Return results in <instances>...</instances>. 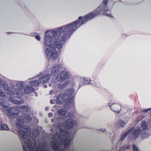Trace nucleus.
Instances as JSON below:
<instances>
[{"mask_svg":"<svg viewBox=\"0 0 151 151\" xmlns=\"http://www.w3.org/2000/svg\"><path fill=\"white\" fill-rule=\"evenodd\" d=\"M107 11H106V10H104V14L106 16H109L110 17H112L113 16L111 14H108L106 13V12Z\"/></svg>","mask_w":151,"mask_h":151,"instance_id":"nucleus-26","label":"nucleus"},{"mask_svg":"<svg viewBox=\"0 0 151 151\" xmlns=\"http://www.w3.org/2000/svg\"><path fill=\"white\" fill-rule=\"evenodd\" d=\"M58 113L60 115H64L66 113V111L63 109H61L58 111Z\"/></svg>","mask_w":151,"mask_h":151,"instance_id":"nucleus-16","label":"nucleus"},{"mask_svg":"<svg viewBox=\"0 0 151 151\" xmlns=\"http://www.w3.org/2000/svg\"><path fill=\"white\" fill-rule=\"evenodd\" d=\"M20 109L23 110V111H27L29 108L27 106H22L20 107H19L18 109L14 108H9V109L5 110L4 112L8 116L11 117L13 116H15L17 114Z\"/></svg>","mask_w":151,"mask_h":151,"instance_id":"nucleus-4","label":"nucleus"},{"mask_svg":"<svg viewBox=\"0 0 151 151\" xmlns=\"http://www.w3.org/2000/svg\"><path fill=\"white\" fill-rule=\"evenodd\" d=\"M66 96L63 94L60 95L57 99V103L60 104L62 103L64 101V98Z\"/></svg>","mask_w":151,"mask_h":151,"instance_id":"nucleus-11","label":"nucleus"},{"mask_svg":"<svg viewBox=\"0 0 151 151\" xmlns=\"http://www.w3.org/2000/svg\"><path fill=\"white\" fill-rule=\"evenodd\" d=\"M148 135L146 133H143L141 135V137L142 139H144L146 137H148Z\"/></svg>","mask_w":151,"mask_h":151,"instance_id":"nucleus-22","label":"nucleus"},{"mask_svg":"<svg viewBox=\"0 0 151 151\" xmlns=\"http://www.w3.org/2000/svg\"><path fill=\"white\" fill-rule=\"evenodd\" d=\"M99 14L93 12L87 14L83 19L81 23H80L79 21L82 17H80L78 20L73 23L63 26L56 31L50 30L46 32L44 37V45L45 52L47 57L55 60L58 56L55 49L62 48L65 41L63 37L70 35L86 22L92 19Z\"/></svg>","mask_w":151,"mask_h":151,"instance_id":"nucleus-1","label":"nucleus"},{"mask_svg":"<svg viewBox=\"0 0 151 151\" xmlns=\"http://www.w3.org/2000/svg\"><path fill=\"white\" fill-rule=\"evenodd\" d=\"M69 76V73L65 71L61 72L58 74L56 79L57 81L61 82L58 85L59 88H63L66 86L67 84H65L64 81L68 78Z\"/></svg>","mask_w":151,"mask_h":151,"instance_id":"nucleus-2","label":"nucleus"},{"mask_svg":"<svg viewBox=\"0 0 151 151\" xmlns=\"http://www.w3.org/2000/svg\"><path fill=\"white\" fill-rule=\"evenodd\" d=\"M19 135H22L23 138L25 139L29 135V132L28 130L26 129L20 127L18 130Z\"/></svg>","mask_w":151,"mask_h":151,"instance_id":"nucleus-6","label":"nucleus"},{"mask_svg":"<svg viewBox=\"0 0 151 151\" xmlns=\"http://www.w3.org/2000/svg\"><path fill=\"white\" fill-rule=\"evenodd\" d=\"M50 78L49 74H47L43 76L40 78L39 79L40 82L43 83L47 82Z\"/></svg>","mask_w":151,"mask_h":151,"instance_id":"nucleus-9","label":"nucleus"},{"mask_svg":"<svg viewBox=\"0 0 151 151\" xmlns=\"http://www.w3.org/2000/svg\"><path fill=\"white\" fill-rule=\"evenodd\" d=\"M106 129L105 128H103L101 129V130L103 132H104L106 131Z\"/></svg>","mask_w":151,"mask_h":151,"instance_id":"nucleus-30","label":"nucleus"},{"mask_svg":"<svg viewBox=\"0 0 151 151\" xmlns=\"http://www.w3.org/2000/svg\"><path fill=\"white\" fill-rule=\"evenodd\" d=\"M35 38L37 40L39 41L40 40V37L38 35H36L35 36Z\"/></svg>","mask_w":151,"mask_h":151,"instance_id":"nucleus-27","label":"nucleus"},{"mask_svg":"<svg viewBox=\"0 0 151 151\" xmlns=\"http://www.w3.org/2000/svg\"><path fill=\"white\" fill-rule=\"evenodd\" d=\"M73 92V91L72 90H68L66 92V93H67V95H70Z\"/></svg>","mask_w":151,"mask_h":151,"instance_id":"nucleus-23","label":"nucleus"},{"mask_svg":"<svg viewBox=\"0 0 151 151\" xmlns=\"http://www.w3.org/2000/svg\"><path fill=\"white\" fill-rule=\"evenodd\" d=\"M5 97V95L4 93L1 91V90H0V98H1L2 97V98H4V97Z\"/></svg>","mask_w":151,"mask_h":151,"instance_id":"nucleus-24","label":"nucleus"},{"mask_svg":"<svg viewBox=\"0 0 151 151\" xmlns=\"http://www.w3.org/2000/svg\"><path fill=\"white\" fill-rule=\"evenodd\" d=\"M31 118L29 116H27V119H26L27 120V122H29L31 120Z\"/></svg>","mask_w":151,"mask_h":151,"instance_id":"nucleus-29","label":"nucleus"},{"mask_svg":"<svg viewBox=\"0 0 151 151\" xmlns=\"http://www.w3.org/2000/svg\"><path fill=\"white\" fill-rule=\"evenodd\" d=\"M71 115L72 116L73 115V114H68L67 116V117H70L71 116Z\"/></svg>","mask_w":151,"mask_h":151,"instance_id":"nucleus-32","label":"nucleus"},{"mask_svg":"<svg viewBox=\"0 0 151 151\" xmlns=\"http://www.w3.org/2000/svg\"><path fill=\"white\" fill-rule=\"evenodd\" d=\"M140 131L141 132H140V133L139 134H138V136L139 135V134H140L141 132H141V130H140Z\"/></svg>","mask_w":151,"mask_h":151,"instance_id":"nucleus-34","label":"nucleus"},{"mask_svg":"<svg viewBox=\"0 0 151 151\" xmlns=\"http://www.w3.org/2000/svg\"><path fill=\"white\" fill-rule=\"evenodd\" d=\"M107 0H105L104 1V5L105 6L107 5Z\"/></svg>","mask_w":151,"mask_h":151,"instance_id":"nucleus-28","label":"nucleus"},{"mask_svg":"<svg viewBox=\"0 0 151 151\" xmlns=\"http://www.w3.org/2000/svg\"><path fill=\"white\" fill-rule=\"evenodd\" d=\"M74 122L71 119L69 120L66 122L64 123V126L65 128H71L74 125Z\"/></svg>","mask_w":151,"mask_h":151,"instance_id":"nucleus-10","label":"nucleus"},{"mask_svg":"<svg viewBox=\"0 0 151 151\" xmlns=\"http://www.w3.org/2000/svg\"><path fill=\"white\" fill-rule=\"evenodd\" d=\"M109 105L111 109L114 112L118 113L120 112V109L115 102L111 101L109 103Z\"/></svg>","mask_w":151,"mask_h":151,"instance_id":"nucleus-5","label":"nucleus"},{"mask_svg":"<svg viewBox=\"0 0 151 151\" xmlns=\"http://www.w3.org/2000/svg\"><path fill=\"white\" fill-rule=\"evenodd\" d=\"M60 133L62 135L65 137H65H68V134L67 133V132L64 131L63 130H61L60 131Z\"/></svg>","mask_w":151,"mask_h":151,"instance_id":"nucleus-18","label":"nucleus"},{"mask_svg":"<svg viewBox=\"0 0 151 151\" xmlns=\"http://www.w3.org/2000/svg\"><path fill=\"white\" fill-rule=\"evenodd\" d=\"M0 105L4 107H5L6 106V102H4V100L2 99H0Z\"/></svg>","mask_w":151,"mask_h":151,"instance_id":"nucleus-20","label":"nucleus"},{"mask_svg":"<svg viewBox=\"0 0 151 151\" xmlns=\"http://www.w3.org/2000/svg\"><path fill=\"white\" fill-rule=\"evenodd\" d=\"M7 93L8 94V97L9 98V100L13 103L18 104H21L23 102L22 100L19 101V100H18L17 99H13L11 98L12 96L14 94L13 93L12 91H9L8 92H7Z\"/></svg>","mask_w":151,"mask_h":151,"instance_id":"nucleus-8","label":"nucleus"},{"mask_svg":"<svg viewBox=\"0 0 151 151\" xmlns=\"http://www.w3.org/2000/svg\"><path fill=\"white\" fill-rule=\"evenodd\" d=\"M150 110V109H145V110H143V111L144 112H147V111H149V110Z\"/></svg>","mask_w":151,"mask_h":151,"instance_id":"nucleus-31","label":"nucleus"},{"mask_svg":"<svg viewBox=\"0 0 151 151\" xmlns=\"http://www.w3.org/2000/svg\"><path fill=\"white\" fill-rule=\"evenodd\" d=\"M31 84L34 86H37L39 85V82L37 81H32Z\"/></svg>","mask_w":151,"mask_h":151,"instance_id":"nucleus-21","label":"nucleus"},{"mask_svg":"<svg viewBox=\"0 0 151 151\" xmlns=\"http://www.w3.org/2000/svg\"><path fill=\"white\" fill-rule=\"evenodd\" d=\"M126 124V123H124V125H125V124Z\"/></svg>","mask_w":151,"mask_h":151,"instance_id":"nucleus-36","label":"nucleus"},{"mask_svg":"<svg viewBox=\"0 0 151 151\" xmlns=\"http://www.w3.org/2000/svg\"><path fill=\"white\" fill-rule=\"evenodd\" d=\"M83 81L86 84H89L91 81L90 79L87 78H82Z\"/></svg>","mask_w":151,"mask_h":151,"instance_id":"nucleus-14","label":"nucleus"},{"mask_svg":"<svg viewBox=\"0 0 151 151\" xmlns=\"http://www.w3.org/2000/svg\"><path fill=\"white\" fill-rule=\"evenodd\" d=\"M133 149L134 151H139V149L138 147L135 145H133Z\"/></svg>","mask_w":151,"mask_h":151,"instance_id":"nucleus-25","label":"nucleus"},{"mask_svg":"<svg viewBox=\"0 0 151 151\" xmlns=\"http://www.w3.org/2000/svg\"><path fill=\"white\" fill-rule=\"evenodd\" d=\"M141 127L143 129H148L146 123L145 122H142L141 124Z\"/></svg>","mask_w":151,"mask_h":151,"instance_id":"nucleus-17","label":"nucleus"},{"mask_svg":"<svg viewBox=\"0 0 151 151\" xmlns=\"http://www.w3.org/2000/svg\"><path fill=\"white\" fill-rule=\"evenodd\" d=\"M34 89L32 87L27 86L24 88V93H29L34 91Z\"/></svg>","mask_w":151,"mask_h":151,"instance_id":"nucleus-12","label":"nucleus"},{"mask_svg":"<svg viewBox=\"0 0 151 151\" xmlns=\"http://www.w3.org/2000/svg\"><path fill=\"white\" fill-rule=\"evenodd\" d=\"M52 145H53V143H52Z\"/></svg>","mask_w":151,"mask_h":151,"instance_id":"nucleus-37","label":"nucleus"},{"mask_svg":"<svg viewBox=\"0 0 151 151\" xmlns=\"http://www.w3.org/2000/svg\"><path fill=\"white\" fill-rule=\"evenodd\" d=\"M70 143V140L66 138L63 142V144L65 147L68 145Z\"/></svg>","mask_w":151,"mask_h":151,"instance_id":"nucleus-19","label":"nucleus"},{"mask_svg":"<svg viewBox=\"0 0 151 151\" xmlns=\"http://www.w3.org/2000/svg\"><path fill=\"white\" fill-rule=\"evenodd\" d=\"M1 129L3 130H8L9 128L7 125L6 124H3L1 125Z\"/></svg>","mask_w":151,"mask_h":151,"instance_id":"nucleus-15","label":"nucleus"},{"mask_svg":"<svg viewBox=\"0 0 151 151\" xmlns=\"http://www.w3.org/2000/svg\"><path fill=\"white\" fill-rule=\"evenodd\" d=\"M1 83L0 84V87L1 88L5 90H7L9 88L6 84H4L3 82H1Z\"/></svg>","mask_w":151,"mask_h":151,"instance_id":"nucleus-13","label":"nucleus"},{"mask_svg":"<svg viewBox=\"0 0 151 151\" xmlns=\"http://www.w3.org/2000/svg\"><path fill=\"white\" fill-rule=\"evenodd\" d=\"M52 91H51L50 92V94H51V92H52Z\"/></svg>","mask_w":151,"mask_h":151,"instance_id":"nucleus-35","label":"nucleus"},{"mask_svg":"<svg viewBox=\"0 0 151 151\" xmlns=\"http://www.w3.org/2000/svg\"><path fill=\"white\" fill-rule=\"evenodd\" d=\"M62 68L58 65H56L53 66L51 70V74L52 75H55L59 72L61 70Z\"/></svg>","mask_w":151,"mask_h":151,"instance_id":"nucleus-7","label":"nucleus"},{"mask_svg":"<svg viewBox=\"0 0 151 151\" xmlns=\"http://www.w3.org/2000/svg\"><path fill=\"white\" fill-rule=\"evenodd\" d=\"M49 116L50 117H51L52 116V114L51 113H49Z\"/></svg>","mask_w":151,"mask_h":151,"instance_id":"nucleus-33","label":"nucleus"},{"mask_svg":"<svg viewBox=\"0 0 151 151\" xmlns=\"http://www.w3.org/2000/svg\"><path fill=\"white\" fill-rule=\"evenodd\" d=\"M140 132V128L139 127H137L136 129L132 128L123 135L120 139L123 140L126 136L132 137L134 139H136L138 136V134Z\"/></svg>","mask_w":151,"mask_h":151,"instance_id":"nucleus-3","label":"nucleus"}]
</instances>
